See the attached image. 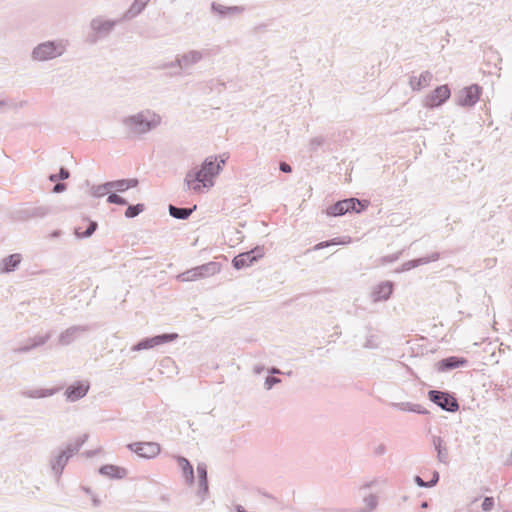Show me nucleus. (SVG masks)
Masks as SVG:
<instances>
[{
    "mask_svg": "<svg viewBox=\"0 0 512 512\" xmlns=\"http://www.w3.org/2000/svg\"><path fill=\"white\" fill-rule=\"evenodd\" d=\"M224 164L225 159L218 161L216 157L206 158L199 168H194L186 174L184 182L187 189L196 194L209 191Z\"/></svg>",
    "mask_w": 512,
    "mask_h": 512,
    "instance_id": "nucleus-1",
    "label": "nucleus"
},
{
    "mask_svg": "<svg viewBox=\"0 0 512 512\" xmlns=\"http://www.w3.org/2000/svg\"><path fill=\"white\" fill-rule=\"evenodd\" d=\"M157 120H149L144 114L130 116L124 120L128 135H135L149 131Z\"/></svg>",
    "mask_w": 512,
    "mask_h": 512,
    "instance_id": "nucleus-2",
    "label": "nucleus"
},
{
    "mask_svg": "<svg viewBox=\"0 0 512 512\" xmlns=\"http://www.w3.org/2000/svg\"><path fill=\"white\" fill-rule=\"evenodd\" d=\"M364 207L365 205L362 204L358 199L349 198L338 201L337 203L329 207L327 213L330 216H341L350 211H355L359 213L364 209Z\"/></svg>",
    "mask_w": 512,
    "mask_h": 512,
    "instance_id": "nucleus-3",
    "label": "nucleus"
},
{
    "mask_svg": "<svg viewBox=\"0 0 512 512\" xmlns=\"http://www.w3.org/2000/svg\"><path fill=\"white\" fill-rule=\"evenodd\" d=\"M450 95L451 90L448 85L438 86L425 97V106L428 108L439 107L450 98Z\"/></svg>",
    "mask_w": 512,
    "mask_h": 512,
    "instance_id": "nucleus-4",
    "label": "nucleus"
},
{
    "mask_svg": "<svg viewBox=\"0 0 512 512\" xmlns=\"http://www.w3.org/2000/svg\"><path fill=\"white\" fill-rule=\"evenodd\" d=\"M62 51V46L55 45L53 42H46L34 49L33 57L36 60L44 61L61 55Z\"/></svg>",
    "mask_w": 512,
    "mask_h": 512,
    "instance_id": "nucleus-5",
    "label": "nucleus"
},
{
    "mask_svg": "<svg viewBox=\"0 0 512 512\" xmlns=\"http://www.w3.org/2000/svg\"><path fill=\"white\" fill-rule=\"evenodd\" d=\"M481 94L482 88L477 84H472L459 92L458 103L461 106H473L478 102Z\"/></svg>",
    "mask_w": 512,
    "mask_h": 512,
    "instance_id": "nucleus-6",
    "label": "nucleus"
},
{
    "mask_svg": "<svg viewBox=\"0 0 512 512\" xmlns=\"http://www.w3.org/2000/svg\"><path fill=\"white\" fill-rule=\"evenodd\" d=\"M429 399L440 406L442 409L454 412L458 409L457 400L450 394L440 391H430Z\"/></svg>",
    "mask_w": 512,
    "mask_h": 512,
    "instance_id": "nucleus-7",
    "label": "nucleus"
},
{
    "mask_svg": "<svg viewBox=\"0 0 512 512\" xmlns=\"http://www.w3.org/2000/svg\"><path fill=\"white\" fill-rule=\"evenodd\" d=\"M129 449L144 458H153L160 453V445L155 442H137L129 445Z\"/></svg>",
    "mask_w": 512,
    "mask_h": 512,
    "instance_id": "nucleus-8",
    "label": "nucleus"
},
{
    "mask_svg": "<svg viewBox=\"0 0 512 512\" xmlns=\"http://www.w3.org/2000/svg\"><path fill=\"white\" fill-rule=\"evenodd\" d=\"M262 257V253L258 250H252L249 252L241 253L234 257L232 263L236 269H241L244 267H249L253 264L258 258Z\"/></svg>",
    "mask_w": 512,
    "mask_h": 512,
    "instance_id": "nucleus-9",
    "label": "nucleus"
},
{
    "mask_svg": "<svg viewBox=\"0 0 512 512\" xmlns=\"http://www.w3.org/2000/svg\"><path fill=\"white\" fill-rule=\"evenodd\" d=\"M137 185H138V180L132 178V179H122V180L108 182L105 185H103V188L105 190L114 189L119 192H124L130 188L136 187Z\"/></svg>",
    "mask_w": 512,
    "mask_h": 512,
    "instance_id": "nucleus-10",
    "label": "nucleus"
},
{
    "mask_svg": "<svg viewBox=\"0 0 512 512\" xmlns=\"http://www.w3.org/2000/svg\"><path fill=\"white\" fill-rule=\"evenodd\" d=\"M432 80V74L430 72H423L418 76H413L410 78L409 84L413 90H421L430 85Z\"/></svg>",
    "mask_w": 512,
    "mask_h": 512,
    "instance_id": "nucleus-11",
    "label": "nucleus"
},
{
    "mask_svg": "<svg viewBox=\"0 0 512 512\" xmlns=\"http://www.w3.org/2000/svg\"><path fill=\"white\" fill-rule=\"evenodd\" d=\"M89 389V385L86 383H78L76 385L70 386L66 390V396L71 401H76L82 397H84Z\"/></svg>",
    "mask_w": 512,
    "mask_h": 512,
    "instance_id": "nucleus-12",
    "label": "nucleus"
},
{
    "mask_svg": "<svg viewBox=\"0 0 512 512\" xmlns=\"http://www.w3.org/2000/svg\"><path fill=\"white\" fill-rule=\"evenodd\" d=\"M97 223L88 219H82L81 224L75 228L77 237H89L96 230Z\"/></svg>",
    "mask_w": 512,
    "mask_h": 512,
    "instance_id": "nucleus-13",
    "label": "nucleus"
},
{
    "mask_svg": "<svg viewBox=\"0 0 512 512\" xmlns=\"http://www.w3.org/2000/svg\"><path fill=\"white\" fill-rule=\"evenodd\" d=\"M100 473L115 479H121L127 475L125 468L116 465H104L100 468Z\"/></svg>",
    "mask_w": 512,
    "mask_h": 512,
    "instance_id": "nucleus-14",
    "label": "nucleus"
},
{
    "mask_svg": "<svg viewBox=\"0 0 512 512\" xmlns=\"http://www.w3.org/2000/svg\"><path fill=\"white\" fill-rule=\"evenodd\" d=\"M207 266L196 267L178 276L181 281H195L205 276Z\"/></svg>",
    "mask_w": 512,
    "mask_h": 512,
    "instance_id": "nucleus-15",
    "label": "nucleus"
},
{
    "mask_svg": "<svg viewBox=\"0 0 512 512\" xmlns=\"http://www.w3.org/2000/svg\"><path fill=\"white\" fill-rule=\"evenodd\" d=\"M177 463L182 470V473L188 483H192L194 479L193 467L190 462L184 457H177Z\"/></svg>",
    "mask_w": 512,
    "mask_h": 512,
    "instance_id": "nucleus-16",
    "label": "nucleus"
},
{
    "mask_svg": "<svg viewBox=\"0 0 512 512\" xmlns=\"http://www.w3.org/2000/svg\"><path fill=\"white\" fill-rule=\"evenodd\" d=\"M392 290L393 287L391 283H382L377 287L374 293V299L376 301L387 300L390 297Z\"/></svg>",
    "mask_w": 512,
    "mask_h": 512,
    "instance_id": "nucleus-17",
    "label": "nucleus"
},
{
    "mask_svg": "<svg viewBox=\"0 0 512 512\" xmlns=\"http://www.w3.org/2000/svg\"><path fill=\"white\" fill-rule=\"evenodd\" d=\"M467 360L464 358H458V357H449L444 360H442L439 365L440 369L446 370V369H453L460 366L466 365Z\"/></svg>",
    "mask_w": 512,
    "mask_h": 512,
    "instance_id": "nucleus-18",
    "label": "nucleus"
},
{
    "mask_svg": "<svg viewBox=\"0 0 512 512\" xmlns=\"http://www.w3.org/2000/svg\"><path fill=\"white\" fill-rule=\"evenodd\" d=\"M21 262L20 254H12L3 260V266L5 271L13 270Z\"/></svg>",
    "mask_w": 512,
    "mask_h": 512,
    "instance_id": "nucleus-19",
    "label": "nucleus"
},
{
    "mask_svg": "<svg viewBox=\"0 0 512 512\" xmlns=\"http://www.w3.org/2000/svg\"><path fill=\"white\" fill-rule=\"evenodd\" d=\"M177 337H178V335L175 333L155 336V337L149 339L150 346H156V345H160L165 342H170V341L175 340Z\"/></svg>",
    "mask_w": 512,
    "mask_h": 512,
    "instance_id": "nucleus-20",
    "label": "nucleus"
},
{
    "mask_svg": "<svg viewBox=\"0 0 512 512\" xmlns=\"http://www.w3.org/2000/svg\"><path fill=\"white\" fill-rule=\"evenodd\" d=\"M169 211L173 217L178 219H186L192 213V209L177 208L174 206H170Z\"/></svg>",
    "mask_w": 512,
    "mask_h": 512,
    "instance_id": "nucleus-21",
    "label": "nucleus"
},
{
    "mask_svg": "<svg viewBox=\"0 0 512 512\" xmlns=\"http://www.w3.org/2000/svg\"><path fill=\"white\" fill-rule=\"evenodd\" d=\"M197 473L200 479V485L203 488L204 491L207 490V471L206 467L203 465H199L197 467Z\"/></svg>",
    "mask_w": 512,
    "mask_h": 512,
    "instance_id": "nucleus-22",
    "label": "nucleus"
},
{
    "mask_svg": "<svg viewBox=\"0 0 512 512\" xmlns=\"http://www.w3.org/2000/svg\"><path fill=\"white\" fill-rule=\"evenodd\" d=\"M144 210L143 204H137L134 206H129L125 212V216L128 218H133L140 214Z\"/></svg>",
    "mask_w": 512,
    "mask_h": 512,
    "instance_id": "nucleus-23",
    "label": "nucleus"
},
{
    "mask_svg": "<svg viewBox=\"0 0 512 512\" xmlns=\"http://www.w3.org/2000/svg\"><path fill=\"white\" fill-rule=\"evenodd\" d=\"M416 482L421 487H428L434 485L438 481V474H433V479L429 483H425L419 476L416 477Z\"/></svg>",
    "mask_w": 512,
    "mask_h": 512,
    "instance_id": "nucleus-24",
    "label": "nucleus"
},
{
    "mask_svg": "<svg viewBox=\"0 0 512 512\" xmlns=\"http://www.w3.org/2000/svg\"><path fill=\"white\" fill-rule=\"evenodd\" d=\"M107 201L109 203H113V204H119V205H124L126 204V201L124 198L118 196L117 194H111L108 196L107 198Z\"/></svg>",
    "mask_w": 512,
    "mask_h": 512,
    "instance_id": "nucleus-25",
    "label": "nucleus"
},
{
    "mask_svg": "<svg viewBox=\"0 0 512 512\" xmlns=\"http://www.w3.org/2000/svg\"><path fill=\"white\" fill-rule=\"evenodd\" d=\"M338 244H343V242L341 241H337V240H332L330 242H321V243H318L314 246V250H319V249H322L324 247H328L330 245H338Z\"/></svg>",
    "mask_w": 512,
    "mask_h": 512,
    "instance_id": "nucleus-26",
    "label": "nucleus"
},
{
    "mask_svg": "<svg viewBox=\"0 0 512 512\" xmlns=\"http://www.w3.org/2000/svg\"><path fill=\"white\" fill-rule=\"evenodd\" d=\"M493 506H494V500L492 497H486L483 500V503H482L483 510L489 511L493 508Z\"/></svg>",
    "mask_w": 512,
    "mask_h": 512,
    "instance_id": "nucleus-27",
    "label": "nucleus"
},
{
    "mask_svg": "<svg viewBox=\"0 0 512 512\" xmlns=\"http://www.w3.org/2000/svg\"><path fill=\"white\" fill-rule=\"evenodd\" d=\"M151 347L152 346H150L149 339L138 344V349H146V348H151Z\"/></svg>",
    "mask_w": 512,
    "mask_h": 512,
    "instance_id": "nucleus-28",
    "label": "nucleus"
},
{
    "mask_svg": "<svg viewBox=\"0 0 512 512\" xmlns=\"http://www.w3.org/2000/svg\"><path fill=\"white\" fill-rule=\"evenodd\" d=\"M69 177V172L65 169L60 170L59 178L60 179H67Z\"/></svg>",
    "mask_w": 512,
    "mask_h": 512,
    "instance_id": "nucleus-29",
    "label": "nucleus"
},
{
    "mask_svg": "<svg viewBox=\"0 0 512 512\" xmlns=\"http://www.w3.org/2000/svg\"><path fill=\"white\" fill-rule=\"evenodd\" d=\"M280 169L283 172H290L291 171V167L287 163H281L280 164Z\"/></svg>",
    "mask_w": 512,
    "mask_h": 512,
    "instance_id": "nucleus-30",
    "label": "nucleus"
},
{
    "mask_svg": "<svg viewBox=\"0 0 512 512\" xmlns=\"http://www.w3.org/2000/svg\"><path fill=\"white\" fill-rule=\"evenodd\" d=\"M65 189V185L64 184H56L55 187H54V192H62L63 190Z\"/></svg>",
    "mask_w": 512,
    "mask_h": 512,
    "instance_id": "nucleus-31",
    "label": "nucleus"
},
{
    "mask_svg": "<svg viewBox=\"0 0 512 512\" xmlns=\"http://www.w3.org/2000/svg\"><path fill=\"white\" fill-rule=\"evenodd\" d=\"M59 177H57L56 175H51L50 176V180L51 181H56Z\"/></svg>",
    "mask_w": 512,
    "mask_h": 512,
    "instance_id": "nucleus-32",
    "label": "nucleus"
},
{
    "mask_svg": "<svg viewBox=\"0 0 512 512\" xmlns=\"http://www.w3.org/2000/svg\"><path fill=\"white\" fill-rule=\"evenodd\" d=\"M101 188L104 190V191H102V194H105V191H107V192L109 191V190H105V189L103 188V186H102Z\"/></svg>",
    "mask_w": 512,
    "mask_h": 512,
    "instance_id": "nucleus-33",
    "label": "nucleus"
},
{
    "mask_svg": "<svg viewBox=\"0 0 512 512\" xmlns=\"http://www.w3.org/2000/svg\"><path fill=\"white\" fill-rule=\"evenodd\" d=\"M143 2H147L148 0H142Z\"/></svg>",
    "mask_w": 512,
    "mask_h": 512,
    "instance_id": "nucleus-34",
    "label": "nucleus"
}]
</instances>
